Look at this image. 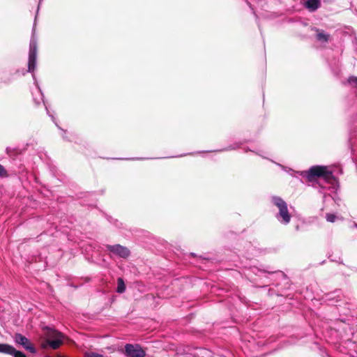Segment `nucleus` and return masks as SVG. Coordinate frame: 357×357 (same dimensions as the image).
I'll return each instance as SVG.
<instances>
[{"instance_id": "nucleus-17", "label": "nucleus", "mask_w": 357, "mask_h": 357, "mask_svg": "<svg viewBox=\"0 0 357 357\" xmlns=\"http://www.w3.org/2000/svg\"><path fill=\"white\" fill-rule=\"evenodd\" d=\"M243 151H244V152H245V153H247V152H248V151L253 152V153H255V154H257V155H258L261 156V158H264V159H267V158H266V156H264V155L262 154V153H263V152H262V151H253V150H252V149H249V148H248V147L244 148V149H243Z\"/></svg>"}, {"instance_id": "nucleus-27", "label": "nucleus", "mask_w": 357, "mask_h": 357, "mask_svg": "<svg viewBox=\"0 0 357 357\" xmlns=\"http://www.w3.org/2000/svg\"><path fill=\"white\" fill-rule=\"evenodd\" d=\"M271 161L275 163L274 161H273V160H271ZM275 164H276V162H275ZM277 165H279L280 167H283V166L282 165L279 164V163H277Z\"/></svg>"}, {"instance_id": "nucleus-8", "label": "nucleus", "mask_w": 357, "mask_h": 357, "mask_svg": "<svg viewBox=\"0 0 357 357\" xmlns=\"http://www.w3.org/2000/svg\"><path fill=\"white\" fill-rule=\"evenodd\" d=\"M52 337L54 339H49L47 342L50 345V347L54 349H56L60 347L62 344V334L57 331L52 332Z\"/></svg>"}, {"instance_id": "nucleus-10", "label": "nucleus", "mask_w": 357, "mask_h": 357, "mask_svg": "<svg viewBox=\"0 0 357 357\" xmlns=\"http://www.w3.org/2000/svg\"><path fill=\"white\" fill-rule=\"evenodd\" d=\"M305 6L310 12H314L321 7V0H307Z\"/></svg>"}, {"instance_id": "nucleus-6", "label": "nucleus", "mask_w": 357, "mask_h": 357, "mask_svg": "<svg viewBox=\"0 0 357 357\" xmlns=\"http://www.w3.org/2000/svg\"><path fill=\"white\" fill-rule=\"evenodd\" d=\"M14 341L16 344L23 347L26 350L29 351L31 354L36 352V348L30 342L28 338L22 335L21 333H15L13 337Z\"/></svg>"}, {"instance_id": "nucleus-20", "label": "nucleus", "mask_w": 357, "mask_h": 357, "mask_svg": "<svg viewBox=\"0 0 357 357\" xmlns=\"http://www.w3.org/2000/svg\"><path fill=\"white\" fill-rule=\"evenodd\" d=\"M7 173H6V171L5 169V168L3 167V165H1L0 164V176H6Z\"/></svg>"}, {"instance_id": "nucleus-13", "label": "nucleus", "mask_w": 357, "mask_h": 357, "mask_svg": "<svg viewBox=\"0 0 357 357\" xmlns=\"http://www.w3.org/2000/svg\"><path fill=\"white\" fill-rule=\"evenodd\" d=\"M13 346L6 343H0V353L10 355Z\"/></svg>"}, {"instance_id": "nucleus-2", "label": "nucleus", "mask_w": 357, "mask_h": 357, "mask_svg": "<svg viewBox=\"0 0 357 357\" xmlns=\"http://www.w3.org/2000/svg\"><path fill=\"white\" fill-rule=\"evenodd\" d=\"M301 175L305 177L309 181H312L316 178H320L332 185L337 183V178L333 174V172L324 166H313L307 171L302 172Z\"/></svg>"}, {"instance_id": "nucleus-23", "label": "nucleus", "mask_w": 357, "mask_h": 357, "mask_svg": "<svg viewBox=\"0 0 357 357\" xmlns=\"http://www.w3.org/2000/svg\"><path fill=\"white\" fill-rule=\"evenodd\" d=\"M6 152H7V153H8V154L11 155V153H10V152H11V149H10V148H9V147H7V148H6Z\"/></svg>"}, {"instance_id": "nucleus-22", "label": "nucleus", "mask_w": 357, "mask_h": 357, "mask_svg": "<svg viewBox=\"0 0 357 357\" xmlns=\"http://www.w3.org/2000/svg\"><path fill=\"white\" fill-rule=\"evenodd\" d=\"M144 158H126V160H144Z\"/></svg>"}, {"instance_id": "nucleus-15", "label": "nucleus", "mask_w": 357, "mask_h": 357, "mask_svg": "<svg viewBox=\"0 0 357 357\" xmlns=\"http://www.w3.org/2000/svg\"><path fill=\"white\" fill-rule=\"evenodd\" d=\"M126 291V284L125 282L121 278H119L117 279V288L116 292L119 294H122Z\"/></svg>"}, {"instance_id": "nucleus-9", "label": "nucleus", "mask_w": 357, "mask_h": 357, "mask_svg": "<svg viewBox=\"0 0 357 357\" xmlns=\"http://www.w3.org/2000/svg\"><path fill=\"white\" fill-rule=\"evenodd\" d=\"M311 29L317 33V40L321 43H326L329 40L330 35L326 33L324 30L317 27H312Z\"/></svg>"}, {"instance_id": "nucleus-26", "label": "nucleus", "mask_w": 357, "mask_h": 357, "mask_svg": "<svg viewBox=\"0 0 357 357\" xmlns=\"http://www.w3.org/2000/svg\"><path fill=\"white\" fill-rule=\"evenodd\" d=\"M191 154H192V153L182 154V155H178V157H183V156H184V155H191Z\"/></svg>"}, {"instance_id": "nucleus-16", "label": "nucleus", "mask_w": 357, "mask_h": 357, "mask_svg": "<svg viewBox=\"0 0 357 357\" xmlns=\"http://www.w3.org/2000/svg\"><path fill=\"white\" fill-rule=\"evenodd\" d=\"M10 356L13 357H26V354L22 351L17 350L14 347H13Z\"/></svg>"}, {"instance_id": "nucleus-3", "label": "nucleus", "mask_w": 357, "mask_h": 357, "mask_svg": "<svg viewBox=\"0 0 357 357\" xmlns=\"http://www.w3.org/2000/svg\"><path fill=\"white\" fill-rule=\"evenodd\" d=\"M271 202L278 208V213L275 215L278 221L282 225H288L291 218L289 212L287 202L279 196H272Z\"/></svg>"}, {"instance_id": "nucleus-5", "label": "nucleus", "mask_w": 357, "mask_h": 357, "mask_svg": "<svg viewBox=\"0 0 357 357\" xmlns=\"http://www.w3.org/2000/svg\"><path fill=\"white\" fill-rule=\"evenodd\" d=\"M124 354L126 357H145L146 352L138 344H126Z\"/></svg>"}, {"instance_id": "nucleus-25", "label": "nucleus", "mask_w": 357, "mask_h": 357, "mask_svg": "<svg viewBox=\"0 0 357 357\" xmlns=\"http://www.w3.org/2000/svg\"><path fill=\"white\" fill-rule=\"evenodd\" d=\"M42 1H43V0H39V4H38V9H37V13H38V10H39L40 5V3H41Z\"/></svg>"}, {"instance_id": "nucleus-19", "label": "nucleus", "mask_w": 357, "mask_h": 357, "mask_svg": "<svg viewBox=\"0 0 357 357\" xmlns=\"http://www.w3.org/2000/svg\"><path fill=\"white\" fill-rule=\"evenodd\" d=\"M326 219L328 222H334L337 219V216L335 214L327 213L326 215Z\"/></svg>"}, {"instance_id": "nucleus-14", "label": "nucleus", "mask_w": 357, "mask_h": 357, "mask_svg": "<svg viewBox=\"0 0 357 357\" xmlns=\"http://www.w3.org/2000/svg\"><path fill=\"white\" fill-rule=\"evenodd\" d=\"M243 144L242 142H236L234 144L229 145L225 148L217 150V152H224V151H229L232 150H236L241 147V146Z\"/></svg>"}, {"instance_id": "nucleus-11", "label": "nucleus", "mask_w": 357, "mask_h": 357, "mask_svg": "<svg viewBox=\"0 0 357 357\" xmlns=\"http://www.w3.org/2000/svg\"><path fill=\"white\" fill-rule=\"evenodd\" d=\"M250 271L256 275H261V273H268V274H273L274 273H276V271H271L268 269H264V268H260L257 266H252L250 268Z\"/></svg>"}, {"instance_id": "nucleus-29", "label": "nucleus", "mask_w": 357, "mask_h": 357, "mask_svg": "<svg viewBox=\"0 0 357 357\" xmlns=\"http://www.w3.org/2000/svg\"><path fill=\"white\" fill-rule=\"evenodd\" d=\"M45 109H47V107H45ZM47 114H49L48 110H47Z\"/></svg>"}, {"instance_id": "nucleus-4", "label": "nucleus", "mask_w": 357, "mask_h": 357, "mask_svg": "<svg viewBox=\"0 0 357 357\" xmlns=\"http://www.w3.org/2000/svg\"><path fill=\"white\" fill-rule=\"evenodd\" d=\"M106 250L109 252L110 257L112 255L120 258L126 259L130 255V250L120 244L105 245Z\"/></svg>"}, {"instance_id": "nucleus-1", "label": "nucleus", "mask_w": 357, "mask_h": 357, "mask_svg": "<svg viewBox=\"0 0 357 357\" xmlns=\"http://www.w3.org/2000/svg\"><path fill=\"white\" fill-rule=\"evenodd\" d=\"M37 53H38V42L37 38L32 36L30 40L29 43V59H28V70L27 72L32 73V77L34 80V84L38 90V92L40 95V100H38L36 98H33V100L36 105H39L40 103V100L44 102L43 100V93L39 86V84L36 80V76L33 73L36 67V59H37Z\"/></svg>"}, {"instance_id": "nucleus-24", "label": "nucleus", "mask_w": 357, "mask_h": 357, "mask_svg": "<svg viewBox=\"0 0 357 357\" xmlns=\"http://www.w3.org/2000/svg\"><path fill=\"white\" fill-rule=\"evenodd\" d=\"M331 260L333 261H337L340 264H342V260H341L340 259L339 261L336 260L335 259H331Z\"/></svg>"}, {"instance_id": "nucleus-28", "label": "nucleus", "mask_w": 357, "mask_h": 357, "mask_svg": "<svg viewBox=\"0 0 357 357\" xmlns=\"http://www.w3.org/2000/svg\"><path fill=\"white\" fill-rule=\"evenodd\" d=\"M49 116H51V117H52V120L54 121V116H52V115H50V114H49Z\"/></svg>"}, {"instance_id": "nucleus-7", "label": "nucleus", "mask_w": 357, "mask_h": 357, "mask_svg": "<svg viewBox=\"0 0 357 357\" xmlns=\"http://www.w3.org/2000/svg\"><path fill=\"white\" fill-rule=\"evenodd\" d=\"M342 294L341 290L337 289L333 292L325 294L324 299L328 305H338L337 303L341 301Z\"/></svg>"}, {"instance_id": "nucleus-12", "label": "nucleus", "mask_w": 357, "mask_h": 357, "mask_svg": "<svg viewBox=\"0 0 357 357\" xmlns=\"http://www.w3.org/2000/svg\"><path fill=\"white\" fill-rule=\"evenodd\" d=\"M195 356L197 357H212V352L205 348H199L196 351Z\"/></svg>"}, {"instance_id": "nucleus-21", "label": "nucleus", "mask_w": 357, "mask_h": 357, "mask_svg": "<svg viewBox=\"0 0 357 357\" xmlns=\"http://www.w3.org/2000/svg\"><path fill=\"white\" fill-rule=\"evenodd\" d=\"M56 126L59 129H61V130L63 132V135H62V137H63L64 139H66V136H65L66 131H65V130H62V129H61V128H60V127H59L56 123Z\"/></svg>"}, {"instance_id": "nucleus-18", "label": "nucleus", "mask_w": 357, "mask_h": 357, "mask_svg": "<svg viewBox=\"0 0 357 357\" xmlns=\"http://www.w3.org/2000/svg\"><path fill=\"white\" fill-rule=\"evenodd\" d=\"M348 82L351 86L357 88V77L351 76L348 79Z\"/></svg>"}]
</instances>
